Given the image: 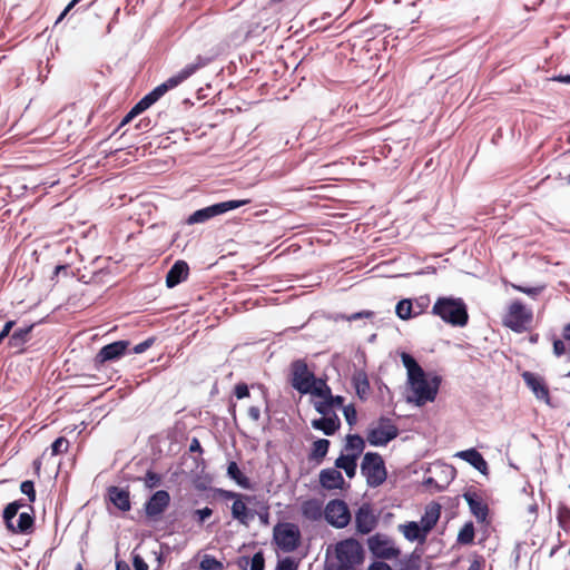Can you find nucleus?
<instances>
[{
	"mask_svg": "<svg viewBox=\"0 0 570 570\" xmlns=\"http://www.w3.org/2000/svg\"><path fill=\"white\" fill-rule=\"evenodd\" d=\"M189 267L184 261H177L168 271L166 276V285L168 288H173L180 284L188 276Z\"/></svg>",
	"mask_w": 570,
	"mask_h": 570,
	"instance_id": "obj_19",
	"label": "nucleus"
},
{
	"mask_svg": "<svg viewBox=\"0 0 570 570\" xmlns=\"http://www.w3.org/2000/svg\"><path fill=\"white\" fill-rule=\"evenodd\" d=\"M129 343L127 341H117L111 344L104 346L96 356L98 363H105L108 361L118 360L121 357Z\"/></svg>",
	"mask_w": 570,
	"mask_h": 570,
	"instance_id": "obj_18",
	"label": "nucleus"
},
{
	"mask_svg": "<svg viewBox=\"0 0 570 570\" xmlns=\"http://www.w3.org/2000/svg\"><path fill=\"white\" fill-rule=\"evenodd\" d=\"M296 563L291 558H285L277 563L276 570H296Z\"/></svg>",
	"mask_w": 570,
	"mask_h": 570,
	"instance_id": "obj_49",
	"label": "nucleus"
},
{
	"mask_svg": "<svg viewBox=\"0 0 570 570\" xmlns=\"http://www.w3.org/2000/svg\"><path fill=\"white\" fill-rule=\"evenodd\" d=\"M20 490L23 494H26L30 502H35L36 500V491L32 481H23L20 485Z\"/></svg>",
	"mask_w": 570,
	"mask_h": 570,
	"instance_id": "obj_46",
	"label": "nucleus"
},
{
	"mask_svg": "<svg viewBox=\"0 0 570 570\" xmlns=\"http://www.w3.org/2000/svg\"><path fill=\"white\" fill-rule=\"evenodd\" d=\"M335 468L344 470L346 475L352 479L356 474V468H357V459L353 458V455L344 454L342 453L336 460H335Z\"/></svg>",
	"mask_w": 570,
	"mask_h": 570,
	"instance_id": "obj_29",
	"label": "nucleus"
},
{
	"mask_svg": "<svg viewBox=\"0 0 570 570\" xmlns=\"http://www.w3.org/2000/svg\"><path fill=\"white\" fill-rule=\"evenodd\" d=\"M110 501L121 511H129L131 508L129 492L118 487H111L108 490Z\"/></svg>",
	"mask_w": 570,
	"mask_h": 570,
	"instance_id": "obj_25",
	"label": "nucleus"
},
{
	"mask_svg": "<svg viewBox=\"0 0 570 570\" xmlns=\"http://www.w3.org/2000/svg\"><path fill=\"white\" fill-rule=\"evenodd\" d=\"M160 481V475L153 471H148L144 478L145 485L148 489L156 488L157 485H159Z\"/></svg>",
	"mask_w": 570,
	"mask_h": 570,
	"instance_id": "obj_44",
	"label": "nucleus"
},
{
	"mask_svg": "<svg viewBox=\"0 0 570 570\" xmlns=\"http://www.w3.org/2000/svg\"><path fill=\"white\" fill-rule=\"evenodd\" d=\"M217 494L223 500H232L234 502L235 500L240 498L242 493L229 491V490H224V489H218Z\"/></svg>",
	"mask_w": 570,
	"mask_h": 570,
	"instance_id": "obj_48",
	"label": "nucleus"
},
{
	"mask_svg": "<svg viewBox=\"0 0 570 570\" xmlns=\"http://www.w3.org/2000/svg\"><path fill=\"white\" fill-rule=\"evenodd\" d=\"M253 497L247 494H240V498L235 500L232 504V517L244 525L254 519L255 513L247 508V503L252 502Z\"/></svg>",
	"mask_w": 570,
	"mask_h": 570,
	"instance_id": "obj_15",
	"label": "nucleus"
},
{
	"mask_svg": "<svg viewBox=\"0 0 570 570\" xmlns=\"http://www.w3.org/2000/svg\"><path fill=\"white\" fill-rule=\"evenodd\" d=\"M235 395L237 399H244L249 395L248 386L244 383L237 384L235 386Z\"/></svg>",
	"mask_w": 570,
	"mask_h": 570,
	"instance_id": "obj_52",
	"label": "nucleus"
},
{
	"mask_svg": "<svg viewBox=\"0 0 570 570\" xmlns=\"http://www.w3.org/2000/svg\"><path fill=\"white\" fill-rule=\"evenodd\" d=\"M208 59L198 56L196 60L185 66L179 72L168 78L165 82L157 86L154 90L147 94L140 101L148 109L157 100H159L168 90L176 88L183 81L188 79L198 69L205 67L208 63Z\"/></svg>",
	"mask_w": 570,
	"mask_h": 570,
	"instance_id": "obj_3",
	"label": "nucleus"
},
{
	"mask_svg": "<svg viewBox=\"0 0 570 570\" xmlns=\"http://www.w3.org/2000/svg\"><path fill=\"white\" fill-rule=\"evenodd\" d=\"M153 341L151 340H147V341H144L139 344H137L135 347H134V352L136 354H140V353H144L150 345H151Z\"/></svg>",
	"mask_w": 570,
	"mask_h": 570,
	"instance_id": "obj_57",
	"label": "nucleus"
},
{
	"mask_svg": "<svg viewBox=\"0 0 570 570\" xmlns=\"http://www.w3.org/2000/svg\"><path fill=\"white\" fill-rule=\"evenodd\" d=\"M474 539V527L472 522L465 523L458 534V542L461 544H470Z\"/></svg>",
	"mask_w": 570,
	"mask_h": 570,
	"instance_id": "obj_37",
	"label": "nucleus"
},
{
	"mask_svg": "<svg viewBox=\"0 0 570 570\" xmlns=\"http://www.w3.org/2000/svg\"><path fill=\"white\" fill-rule=\"evenodd\" d=\"M401 360L407 372V403L422 406L433 402L438 395L441 377L435 374H426L415 358L406 353H401Z\"/></svg>",
	"mask_w": 570,
	"mask_h": 570,
	"instance_id": "obj_1",
	"label": "nucleus"
},
{
	"mask_svg": "<svg viewBox=\"0 0 570 570\" xmlns=\"http://www.w3.org/2000/svg\"><path fill=\"white\" fill-rule=\"evenodd\" d=\"M343 414H344L346 422L350 425H354L356 423L357 413H356L354 405L348 404V405L343 406Z\"/></svg>",
	"mask_w": 570,
	"mask_h": 570,
	"instance_id": "obj_45",
	"label": "nucleus"
},
{
	"mask_svg": "<svg viewBox=\"0 0 570 570\" xmlns=\"http://www.w3.org/2000/svg\"><path fill=\"white\" fill-rule=\"evenodd\" d=\"M432 314L440 317L446 324L456 327L465 326L469 321L466 305L459 297H439L432 307Z\"/></svg>",
	"mask_w": 570,
	"mask_h": 570,
	"instance_id": "obj_2",
	"label": "nucleus"
},
{
	"mask_svg": "<svg viewBox=\"0 0 570 570\" xmlns=\"http://www.w3.org/2000/svg\"><path fill=\"white\" fill-rule=\"evenodd\" d=\"M367 546L370 551L379 559L392 560L401 554L394 541L386 534L376 533L372 535L367 540Z\"/></svg>",
	"mask_w": 570,
	"mask_h": 570,
	"instance_id": "obj_11",
	"label": "nucleus"
},
{
	"mask_svg": "<svg viewBox=\"0 0 570 570\" xmlns=\"http://www.w3.org/2000/svg\"><path fill=\"white\" fill-rule=\"evenodd\" d=\"M553 353L556 356H561L566 353V344L561 340H554Z\"/></svg>",
	"mask_w": 570,
	"mask_h": 570,
	"instance_id": "obj_53",
	"label": "nucleus"
},
{
	"mask_svg": "<svg viewBox=\"0 0 570 570\" xmlns=\"http://www.w3.org/2000/svg\"><path fill=\"white\" fill-rule=\"evenodd\" d=\"M132 114H141L142 111H145L147 108L145 107V105L139 100L132 108Z\"/></svg>",
	"mask_w": 570,
	"mask_h": 570,
	"instance_id": "obj_61",
	"label": "nucleus"
},
{
	"mask_svg": "<svg viewBox=\"0 0 570 570\" xmlns=\"http://www.w3.org/2000/svg\"><path fill=\"white\" fill-rule=\"evenodd\" d=\"M464 499L469 504L471 513L479 520L484 521L488 515V507L475 493H464Z\"/></svg>",
	"mask_w": 570,
	"mask_h": 570,
	"instance_id": "obj_26",
	"label": "nucleus"
},
{
	"mask_svg": "<svg viewBox=\"0 0 570 570\" xmlns=\"http://www.w3.org/2000/svg\"><path fill=\"white\" fill-rule=\"evenodd\" d=\"M247 413L249 419H252L255 422L261 419V410L258 406H250Z\"/></svg>",
	"mask_w": 570,
	"mask_h": 570,
	"instance_id": "obj_58",
	"label": "nucleus"
},
{
	"mask_svg": "<svg viewBox=\"0 0 570 570\" xmlns=\"http://www.w3.org/2000/svg\"><path fill=\"white\" fill-rule=\"evenodd\" d=\"M563 337L566 341L570 342V324H568L563 330Z\"/></svg>",
	"mask_w": 570,
	"mask_h": 570,
	"instance_id": "obj_63",
	"label": "nucleus"
},
{
	"mask_svg": "<svg viewBox=\"0 0 570 570\" xmlns=\"http://www.w3.org/2000/svg\"><path fill=\"white\" fill-rule=\"evenodd\" d=\"M395 313L401 320L406 321L420 315L422 309H414L412 301L404 298L396 304Z\"/></svg>",
	"mask_w": 570,
	"mask_h": 570,
	"instance_id": "obj_30",
	"label": "nucleus"
},
{
	"mask_svg": "<svg viewBox=\"0 0 570 570\" xmlns=\"http://www.w3.org/2000/svg\"><path fill=\"white\" fill-rule=\"evenodd\" d=\"M170 503V495L165 490L156 491L145 503V512L149 519H158Z\"/></svg>",
	"mask_w": 570,
	"mask_h": 570,
	"instance_id": "obj_14",
	"label": "nucleus"
},
{
	"mask_svg": "<svg viewBox=\"0 0 570 570\" xmlns=\"http://www.w3.org/2000/svg\"><path fill=\"white\" fill-rule=\"evenodd\" d=\"M397 528L404 538L410 542L417 541L419 543H424L426 540V532L423 531L422 527L415 521L399 524Z\"/></svg>",
	"mask_w": 570,
	"mask_h": 570,
	"instance_id": "obj_20",
	"label": "nucleus"
},
{
	"mask_svg": "<svg viewBox=\"0 0 570 570\" xmlns=\"http://www.w3.org/2000/svg\"><path fill=\"white\" fill-rule=\"evenodd\" d=\"M377 520L370 505L363 504L355 514L356 531L361 534H367L374 530Z\"/></svg>",
	"mask_w": 570,
	"mask_h": 570,
	"instance_id": "obj_16",
	"label": "nucleus"
},
{
	"mask_svg": "<svg viewBox=\"0 0 570 570\" xmlns=\"http://www.w3.org/2000/svg\"><path fill=\"white\" fill-rule=\"evenodd\" d=\"M328 402L333 407H343L344 406V397L341 395L333 396L332 394L327 397Z\"/></svg>",
	"mask_w": 570,
	"mask_h": 570,
	"instance_id": "obj_55",
	"label": "nucleus"
},
{
	"mask_svg": "<svg viewBox=\"0 0 570 570\" xmlns=\"http://www.w3.org/2000/svg\"><path fill=\"white\" fill-rule=\"evenodd\" d=\"M361 472L366 478L368 487L376 488L386 480V469L382 456L376 452L364 454L361 463Z\"/></svg>",
	"mask_w": 570,
	"mask_h": 570,
	"instance_id": "obj_6",
	"label": "nucleus"
},
{
	"mask_svg": "<svg viewBox=\"0 0 570 570\" xmlns=\"http://www.w3.org/2000/svg\"><path fill=\"white\" fill-rule=\"evenodd\" d=\"M264 556L262 552H257L252 558L250 570H264Z\"/></svg>",
	"mask_w": 570,
	"mask_h": 570,
	"instance_id": "obj_47",
	"label": "nucleus"
},
{
	"mask_svg": "<svg viewBox=\"0 0 570 570\" xmlns=\"http://www.w3.org/2000/svg\"><path fill=\"white\" fill-rule=\"evenodd\" d=\"M208 59L198 56L196 60L185 66L179 72L168 78L165 82L157 86L154 90L147 94L140 101L148 109L157 100H159L168 90L176 88L183 81L188 79L198 69L205 67L208 63Z\"/></svg>",
	"mask_w": 570,
	"mask_h": 570,
	"instance_id": "obj_4",
	"label": "nucleus"
},
{
	"mask_svg": "<svg viewBox=\"0 0 570 570\" xmlns=\"http://www.w3.org/2000/svg\"><path fill=\"white\" fill-rule=\"evenodd\" d=\"M312 426L326 435H333L340 429L341 421L336 414H333L313 420Z\"/></svg>",
	"mask_w": 570,
	"mask_h": 570,
	"instance_id": "obj_24",
	"label": "nucleus"
},
{
	"mask_svg": "<svg viewBox=\"0 0 570 570\" xmlns=\"http://www.w3.org/2000/svg\"><path fill=\"white\" fill-rule=\"evenodd\" d=\"M367 570H392V568L383 561H374L368 566Z\"/></svg>",
	"mask_w": 570,
	"mask_h": 570,
	"instance_id": "obj_56",
	"label": "nucleus"
},
{
	"mask_svg": "<svg viewBox=\"0 0 570 570\" xmlns=\"http://www.w3.org/2000/svg\"><path fill=\"white\" fill-rule=\"evenodd\" d=\"M189 450H190V452H196V451L202 450L200 443L197 439H193V441L189 445Z\"/></svg>",
	"mask_w": 570,
	"mask_h": 570,
	"instance_id": "obj_62",
	"label": "nucleus"
},
{
	"mask_svg": "<svg viewBox=\"0 0 570 570\" xmlns=\"http://www.w3.org/2000/svg\"><path fill=\"white\" fill-rule=\"evenodd\" d=\"M116 570H130L129 566L125 562H117Z\"/></svg>",
	"mask_w": 570,
	"mask_h": 570,
	"instance_id": "obj_64",
	"label": "nucleus"
},
{
	"mask_svg": "<svg viewBox=\"0 0 570 570\" xmlns=\"http://www.w3.org/2000/svg\"><path fill=\"white\" fill-rule=\"evenodd\" d=\"M330 441L326 439H320L313 443L312 458L315 460L323 459L328 451Z\"/></svg>",
	"mask_w": 570,
	"mask_h": 570,
	"instance_id": "obj_35",
	"label": "nucleus"
},
{
	"mask_svg": "<svg viewBox=\"0 0 570 570\" xmlns=\"http://www.w3.org/2000/svg\"><path fill=\"white\" fill-rule=\"evenodd\" d=\"M399 435V429L390 417L381 416L376 425L367 430L366 440L373 446H384Z\"/></svg>",
	"mask_w": 570,
	"mask_h": 570,
	"instance_id": "obj_9",
	"label": "nucleus"
},
{
	"mask_svg": "<svg viewBox=\"0 0 570 570\" xmlns=\"http://www.w3.org/2000/svg\"><path fill=\"white\" fill-rule=\"evenodd\" d=\"M24 504L21 501H13L9 503L3 511V520L8 529H13V521L18 511Z\"/></svg>",
	"mask_w": 570,
	"mask_h": 570,
	"instance_id": "obj_34",
	"label": "nucleus"
},
{
	"mask_svg": "<svg viewBox=\"0 0 570 570\" xmlns=\"http://www.w3.org/2000/svg\"><path fill=\"white\" fill-rule=\"evenodd\" d=\"M364 551L361 543L353 539H345L335 546V558L331 563V570H355L362 563Z\"/></svg>",
	"mask_w": 570,
	"mask_h": 570,
	"instance_id": "obj_5",
	"label": "nucleus"
},
{
	"mask_svg": "<svg viewBox=\"0 0 570 570\" xmlns=\"http://www.w3.org/2000/svg\"><path fill=\"white\" fill-rule=\"evenodd\" d=\"M194 513L197 517L198 522L203 523L213 514V510L208 507H205L204 509L196 510Z\"/></svg>",
	"mask_w": 570,
	"mask_h": 570,
	"instance_id": "obj_50",
	"label": "nucleus"
},
{
	"mask_svg": "<svg viewBox=\"0 0 570 570\" xmlns=\"http://www.w3.org/2000/svg\"><path fill=\"white\" fill-rule=\"evenodd\" d=\"M227 475L234 480L243 489H250L252 484L249 479L243 474L236 462H229L227 466Z\"/></svg>",
	"mask_w": 570,
	"mask_h": 570,
	"instance_id": "obj_31",
	"label": "nucleus"
},
{
	"mask_svg": "<svg viewBox=\"0 0 570 570\" xmlns=\"http://www.w3.org/2000/svg\"><path fill=\"white\" fill-rule=\"evenodd\" d=\"M32 327L33 326L30 325L16 330L9 338V345L11 347H21L29 340Z\"/></svg>",
	"mask_w": 570,
	"mask_h": 570,
	"instance_id": "obj_33",
	"label": "nucleus"
},
{
	"mask_svg": "<svg viewBox=\"0 0 570 570\" xmlns=\"http://www.w3.org/2000/svg\"><path fill=\"white\" fill-rule=\"evenodd\" d=\"M68 446H69V442L67 439L58 438L51 444V453H52V455L61 454L63 452H67Z\"/></svg>",
	"mask_w": 570,
	"mask_h": 570,
	"instance_id": "obj_41",
	"label": "nucleus"
},
{
	"mask_svg": "<svg viewBox=\"0 0 570 570\" xmlns=\"http://www.w3.org/2000/svg\"><path fill=\"white\" fill-rule=\"evenodd\" d=\"M522 379L525 382L527 386L537 396V399L544 401L547 404H550L549 390L541 377H539L534 373L524 372L522 374Z\"/></svg>",
	"mask_w": 570,
	"mask_h": 570,
	"instance_id": "obj_17",
	"label": "nucleus"
},
{
	"mask_svg": "<svg viewBox=\"0 0 570 570\" xmlns=\"http://www.w3.org/2000/svg\"><path fill=\"white\" fill-rule=\"evenodd\" d=\"M373 312L371 311H362V312H357V313H353L352 315H350L347 317V321L352 322V321H356V320H360V318H368V317H372L373 316Z\"/></svg>",
	"mask_w": 570,
	"mask_h": 570,
	"instance_id": "obj_54",
	"label": "nucleus"
},
{
	"mask_svg": "<svg viewBox=\"0 0 570 570\" xmlns=\"http://www.w3.org/2000/svg\"><path fill=\"white\" fill-rule=\"evenodd\" d=\"M325 520L337 529L345 528L351 521L347 504L342 500H331L324 509Z\"/></svg>",
	"mask_w": 570,
	"mask_h": 570,
	"instance_id": "obj_13",
	"label": "nucleus"
},
{
	"mask_svg": "<svg viewBox=\"0 0 570 570\" xmlns=\"http://www.w3.org/2000/svg\"><path fill=\"white\" fill-rule=\"evenodd\" d=\"M13 325H14V322H13V321H9V322H7V323L4 324V326H3V328H2V330H1V332H0V333L2 334V336H4V337L9 336V334H10V332H11V330H12Z\"/></svg>",
	"mask_w": 570,
	"mask_h": 570,
	"instance_id": "obj_59",
	"label": "nucleus"
},
{
	"mask_svg": "<svg viewBox=\"0 0 570 570\" xmlns=\"http://www.w3.org/2000/svg\"><path fill=\"white\" fill-rule=\"evenodd\" d=\"M401 570H420V556L412 552L400 561Z\"/></svg>",
	"mask_w": 570,
	"mask_h": 570,
	"instance_id": "obj_39",
	"label": "nucleus"
},
{
	"mask_svg": "<svg viewBox=\"0 0 570 570\" xmlns=\"http://www.w3.org/2000/svg\"><path fill=\"white\" fill-rule=\"evenodd\" d=\"M512 287L517 289L518 292H521L523 294H527L528 296L535 297L543 291V286H534V287H528V286H521L513 284Z\"/></svg>",
	"mask_w": 570,
	"mask_h": 570,
	"instance_id": "obj_43",
	"label": "nucleus"
},
{
	"mask_svg": "<svg viewBox=\"0 0 570 570\" xmlns=\"http://www.w3.org/2000/svg\"><path fill=\"white\" fill-rule=\"evenodd\" d=\"M248 203H249L248 199H242V200H227V202L214 204L212 206H208V207H205V208L194 212L187 218V224L194 225V224L205 223L215 216H218L226 212L239 208L240 206H244Z\"/></svg>",
	"mask_w": 570,
	"mask_h": 570,
	"instance_id": "obj_10",
	"label": "nucleus"
},
{
	"mask_svg": "<svg viewBox=\"0 0 570 570\" xmlns=\"http://www.w3.org/2000/svg\"><path fill=\"white\" fill-rule=\"evenodd\" d=\"M132 566H134L135 570H148L149 569L147 562L139 554L134 556Z\"/></svg>",
	"mask_w": 570,
	"mask_h": 570,
	"instance_id": "obj_51",
	"label": "nucleus"
},
{
	"mask_svg": "<svg viewBox=\"0 0 570 570\" xmlns=\"http://www.w3.org/2000/svg\"><path fill=\"white\" fill-rule=\"evenodd\" d=\"M273 541L283 552L295 551L301 543V531L291 522L277 523L273 529Z\"/></svg>",
	"mask_w": 570,
	"mask_h": 570,
	"instance_id": "obj_7",
	"label": "nucleus"
},
{
	"mask_svg": "<svg viewBox=\"0 0 570 570\" xmlns=\"http://www.w3.org/2000/svg\"><path fill=\"white\" fill-rule=\"evenodd\" d=\"M357 394L358 395H362L363 393H365L367 390H368V382L367 380L365 379L362 383L357 384Z\"/></svg>",
	"mask_w": 570,
	"mask_h": 570,
	"instance_id": "obj_60",
	"label": "nucleus"
},
{
	"mask_svg": "<svg viewBox=\"0 0 570 570\" xmlns=\"http://www.w3.org/2000/svg\"><path fill=\"white\" fill-rule=\"evenodd\" d=\"M33 518L28 512H21L17 522H13V529H9L13 533H28L32 530Z\"/></svg>",
	"mask_w": 570,
	"mask_h": 570,
	"instance_id": "obj_32",
	"label": "nucleus"
},
{
	"mask_svg": "<svg viewBox=\"0 0 570 570\" xmlns=\"http://www.w3.org/2000/svg\"><path fill=\"white\" fill-rule=\"evenodd\" d=\"M313 395H316L318 397L327 399L331 395V389L323 380H317L315 377V381L313 383V389L308 392Z\"/></svg>",
	"mask_w": 570,
	"mask_h": 570,
	"instance_id": "obj_38",
	"label": "nucleus"
},
{
	"mask_svg": "<svg viewBox=\"0 0 570 570\" xmlns=\"http://www.w3.org/2000/svg\"><path fill=\"white\" fill-rule=\"evenodd\" d=\"M559 525L566 531L570 533V508L560 504L558 508L557 514Z\"/></svg>",
	"mask_w": 570,
	"mask_h": 570,
	"instance_id": "obj_36",
	"label": "nucleus"
},
{
	"mask_svg": "<svg viewBox=\"0 0 570 570\" xmlns=\"http://www.w3.org/2000/svg\"><path fill=\"white\" fill-rule=\"evenodd\" d=\"M456 456L470 463L482 474L488 473V463L484 458L475 449H469L456 453Z\"/></svg>",
	"mask_w": 570,
	"mask_h": 570,
	"instance_id": "obj_23",
	"label": "nucleus"
},
{
	"mask_svg": "<svg viewBox=\"0 0 570 570\" xmlns=\"http://www.w3.org/2000/svg\"><path fill=\"white\" fill-rule=\"evenodd\" d=\"M441 515V505L436 502H432L426 505L424 514L421 517L420 525L423 531L429 534L434 525L438 523Z\"/></svg>",
	"mask_w": 570,
	"mask_h": 570,
	"instance_id": "obj_21",
	"label": "nucleus"
},
{
	"mask_svg": "<svg viewBox=\"0 0 570 570\" xmlns=\"http://www.w3.org/2000/svg\"><path fill=\"white\" fill-rule=\"evenodd\" d=\"M301 509L303 517L311 521H317L324 514L322 503L317 499L304 501Z\"/></svg>",
	"mask_w": 570,
	"mask_h": 570,
	"instance_id": "obj_28",
	"label": "nucleus"
},
{
	"mask_svg": "<svg viewBox=\"0 0 570 570\" xmlns=\"http://www.w3.org/2000/svg\"><path fill=\"white\" fill-rule=\"evenodd\" d=\"M315 410L323 416H330L336 414L327 399L315 403Z\"/></svg>",
	"mask_w": 570,
	"mask_h": 570,
	"instance_id": "obj_42",
	"label": "nucleus"
},
{
	"mask_svg": "<svg viewBox=\"0 0 570 570\" xmlns=\"http://www.w3.org/2000/svg\"><path fill=\"white\" fill-rule=\"evenodd\" d=\"M532 318L533 313L530 308L520 301H513L503 317V324L515 333H522L530 327Z\"/></svg>",
	"mask_w": 570,
	"mask_h": 570,
	"instance_id": "obj_8",
	"label": "nucleus"
},
{
	"mask_svg": "<svg viewBox=\"0 0 570 570\" xmlns=\"http://www.w3.org/2000/svg\"><path fill=\"white\" fill-rule=\"evenodd\" d=\"M365 448L364 439L358 434H348L346 436V442L344 445L343 453L353 455V458L358 459Z\"/></svg>",
	"mask_w": 570,
	"mask_h": 570,
	"instance_id": "obj_27",
	"label": "nucleus"
},
{
	"mask_svg": "<svg viewBox=\"0 0 570 570\" xmlns=\"http://www.w3.org/2000/svg\"><path fill=\"white\" fill-rule=\"evenodd\" d=\"M202 570H223L224 566L220 561L212 556H205L200 561Z\"/></svg>",
	"mask_w": 570,
	"mask_h": 570,
	"instance_id": "obj_40",
	"label": "nucleus"
},
{
	"mask_svg": "<svg viewBox=\"0 0 570 570\" xmlns=\"http://www.w3.org/2000/svg\"><path fill=\"white\" fill-rule=\"evenodd\" d=\"M292 386L302 394H307L313 389L315 375L307 367L303 360H297L292 363Z\"/></svg>",
	"mask_w": 570,
	"mask_h": 570,
	"instance_id": "obj_12",
	"label": "nucleus"
},
{
	"mask_svg": "<svg viewBox=\"0 0 570 570\" xmlns=\"http://www.w3.org/2000/svg\"><path fill=\"white\" fill-rule=\"evenodd\" d=\"M320 483L327 490L341 489L344 484V478L336 469H325L320 473Z\"/></svg>",
	"mask_w": 570,
	"mask_h": 570,
	"instance_id": "obj_22",
	"label": "nucleus"
}]
</instances>
